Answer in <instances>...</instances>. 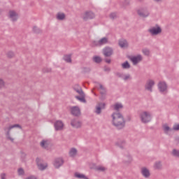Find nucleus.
I'll use <instances>...</instances> for the list:
<instances>
[{"label":"nucleus","mask_w":179,"mask_h":179,"mask_svg":"<svg viewBox=\"0 0 179 179\" xmlns=\"http://www.w3.org/2000/svg\"><path fill=\"white\" fill-rule=\"evenodd\" d=\"M51 142L49 140H43L40 145L43 149H48Z\"/></svg>","instance_id":"obj_16"},{"label":"nucleus","mask_w":179,"mask_h":179,"mask_svg":"<svg viewBox=\"0 0 179 179\" xmlns=\"http://www.w3.org/2000/svg\"><path fill=\"white\" fill-rule=\"evenodd\" d=\"M138 15L141 16V17H148L150 13H149V10L147 8H142L137 10Z\"/></svg>","instance_id":"obj_5"},{"label":"nucleus","mask_w":179,"mask_h":179,"mask_svg":"<svg viewBox=\"0 0 179 179\" xmlns=\"http://www.w3.org/2000/svg\"><path fill=\"white\" fill-rule=\"evenodd\" d=\"M158 89L161 93H167V84H166V82H159L158 83Z\"/></svg>","instance_id":"obj_6"},{"label":"nucleus","mask_w":179,"mask_h":179,"mask_svg":"<svg viewBox=\"0 0 179 179\" xmlns=\"http://www.w3.org/2000/svg\"><path fill=\"white\" fill-rule=\"evenodd\" d=\"M141 174L145 177V178H148L150 176V172L148 171L146 168H142L141 169Z\"/></svg>","instance_id":"obj_22"},{"label":"nucleus","mask_w":179,"mask_h":179,"mask_svg":"<svg viewBox=\"0 0 179 179\" xmlns=\"http://www.w3.org/2000/svg\"><path fill=\"white\" fill-rule=\"evenodd\" d=\"M179 131V124H176L173 125L172 131Z\"/></svg>","instance_id":"obj_38"},{"label":"nucleus","mask_w":179,"mask_h":179,"mask_svg":"<svg viewBox=\"0 0 179 179\" xmlns=\"http://www.w3.org/2000/svg\"><path fill=\"white\" fill-rule=\"evenodd\" d=\"M13 128H22L20 127V125L19 124H14V125H11L8 127H5V131H7V136L8 138L10 139V141H11V142H13V138H10V136H9V132L10 131V129H13Z\"/></svg>","instance_id":"obj_10"},{"label":"nucleus","mask_w":179,"mask_h":179,"mask_svg":"<svg viewBox=\"0 0 179 179\" xmlns=\"http://www.w3.org/2000/svg\"><path fill=\"white\" fill-rule=\"evenodd\" d=\"M71 125L73 126V128H80L82 123L76 120H73L71 122Z\"/></svg>","instance_id":"obj_18"},{"label":"nucleus","mask_w":179,"mask_h":179,"mask_svg":"<svg viewBox=\"0 0 179 179\" xmlns=\"http://www.w3.org/2000/svg\"><path fill=\"white\" fill-rule=\"evenodd\" d=\"M64 61H66V62H72V59H71V55H64Z\"/></svg>","instance_id":"obj_31"},{"label":"nucleus","mask_w":179,"mask_h":179,"mask_svg":"<svg viewBox=\"0 0 179 179\" xmlns=\"http://www.w3.org/2000/svg\"><path fill=\"white\" fill-rule=\"evenodd\" d=\"M105 61L107 64H110L111 63V59H106Z\"/></svg>","instance_id":"obj_49"},{"label":"nucleus","mask_w":179,"mask_h":179,"mask_svg":"<svg viewBox=\"0 0 179 179\" xmlns=\"http://www.w3.org/2000/svg\"><path fill=\"white\" fill-rule=\"evenodd\" d=\"M122 104L120 103H116L113 105V108L115 111H120V109L122 108Z\"/></svg>","instance_id":"obj_23"},{"label":"nucleus","mask_w":179,"mask_h":179,"mask_svg":"<svg viewBox=\"0 0 179 179\" xmlns=\"http://www.w3.org/2000/svg\"><path fill=\"white\" fill-rule=\"evenodd\" d=\"M57 18L58 19V20H64L65 19V14L58 13L57 15Z\"/></svg>","instance_id":"obj_30"},{"label":"nucleus","mask_w":179,"mask_h":179,"mask_svg":"<svg viewBox=\"0 0 179 179\" xmlns=\"http://www.w3.org/2000/svg\"><path fill=\"white\" fill-rule=\"evenodd\" d=\"M36 162L39 170H45L47 169V164H40V158H36Z\"/></svg>","instance_id":"obj_19"},{"label":"nucleus","mask_w":179,"mask_h":179,"mask_svg":"<svg viewBox=\"0 0 179 179\" xmlns=\"http://www.w3.org/2000/svg\"><path fill=\"white\" fill-rule=\"evenodd\" d=\"M71 113L74 117H79L80 115V109L78 106H73L71 108Z\"/></svg>","instance_id":"obj_11"},{"label":"nucleus","mask_w":179,"mask_h":179,"mask_svg":"<svg viewBox=\"0 0 179 179\" xmlns=\"http://www.w3.org/2000/svg\"><path fill=\"white\" fill-rule=\"evenodd\" d=\"M149 33L151 36H157L162 33V27L159 25H156L155 27H152L148 29Z\"/></svg>","instance_id":"obj_4"},{"label":"nucleus","mask_w":179,"mask_h":179,"mask_svg":"<svg viewBox=\"0 0 179 179\" xmlns=\"http://www.w3.org/2000/svg\"><path fill=\"white\" fill-rule=\"evenodd\" d=\"M53 164L56 169H59L64 164V159L62 158H57L55 159Z\"/></svg>","instance_id":"obj_12"},{"label":"nucleus","mask_w":179,"mask_h":179,"mask_svg":"<svg viewBox=\"0 0 179 179\" xmlns=\"http://www.w3.org/2000/svg\"><path fill=\"white\" fill-rule=\"evenodd\" d=\"M154 169H155L156 170H160L162 169V162H155L154 165Z\"/></svg>","instance_id":"obj_26"},{"label":"nucleus","mask_w":179,"mask_h":179,"mask_svg":"<svg viewBox=\"0 0 179 179\" xmlns=\"http://www.w3.org/2000/svg\"><path fill=\"white\" fill-rule=\"evenodd\" d=\"M19 17V15L15 12V10L9 11V18L12 22H16Z\"/></svg>","instance_id":"obj_13"},{"label":"nucleus","mask_w":179,"mask_h":179,"mask_svg":"<svg viewBox=\"0 0 179 179\" xmlns=\"http://www.w3.org/2000/svg\"><path fill=\"white\" fill-rule=\"evenodd\" d=\"M5 86V83L3 82V80L0 79V89L3 87Z\"/></svg>","instance_id":"obj_43"},{"label":"nucleus","mask_w":179,"mask_h":179,"mask_svg":"<svg viewBox=\"0 0 179 179\" xmlns=\"http://www.w3.org/2000/svg\"><path fill=\"white\" fill-rule=\"evenodd\" d=\"M119 45L120 48H127L128 47V41L126 39L119 40Z\"/></svg>","instance_id":"obj_20"},{"label":"nucleus","mask_w":179,"mask_h":179,"mask_svg":"<svg viewBox=\"0 0 179 179\" xmlns=\"http://www.w3.org/2000/svg\"><path fill=\"white\" fill-rule=\"evenodd\" d=\"M103 54L105 57H111L114 54V50L110 47H106L103 49Z\"/></svg>","instance_id":"obj_8"},{"label":"nucleus","mask_w":179,"mask_h":179,"mask_svg":"<svg viewBox=\"0 0 179 179\" xmlns=\"http://www.w3.org/2000/svg\"><path fill=\"white\" fill-rule=\"evenodd\" d=\"M76 90V93H78L80 96H83L85 94V92H83V90H82V88L78 87V88H74Z\"/></svg>","instance_id":"obj_28"},{"label":"nucleus","mask_w":179,"mask_h":179,"mask_svg":"<svg viewBox=\"0 0 179 179\" xmlns=\"http://www.w3.org/2000/svg\"><path fill=\"white\" fill-rule=\"evenodd\" d=\"M69 155L70 157H76L78 155V150H76L75 148L70 149Z\"/></svg>","instance_id":"obj_21"},{"label":"nucleus","mask_w":179,"mask_h":179,"mask_svg":"<svg viewBox=\"0 0 179 179\" xmlns=\"http://www.w3.org/2000/svg\"><path fill=\"white\" fill-rule=\"evenodd\" d=\"M76 99L77 100H79L82 103H86V99H85V94L83 96H76Z\"/></svg>","instance_id":"obj_29"},{"label":"nucleus","mask_w":179,"mask_h":179,"mask_svg":"<svg viewBox=\"0 0 179 179\" xmlns=\"http://www.w3.org/2000/svg\"><path fill=\"white\" fill-rule=\"evenodd\" d=\"M105 72H110V68L109 67H104Z\"/></svg>","instance_id":"obj_47"},{"label":"nucleus","mask_w":179,"mask_h":179,"mask_svg":"<svg viewBox=\"0 0 179 179\" xmlns=\"http://www.w3.org/2000/svg\"><path fill=\"white\" fill-rule=\"evenodd\" d=\"M99 89L101 90V94H106V88L103 86V85H99Z\"/></svg>","instance_id":"obj_34"},{"label":"nucleus","mask_w":179,"mask_h":179,"mask_svg":"<svg viewBox=\"0 0 179 179\" xmlns=\"http://www.w3.org/2000/svg\"><path fill=\"white\" fill-rule=\"evenodd\" d=\"M108 43V38L103 37L101 38L99 41H93L92 45V47H101L106 45Z\"/></svg>","instance_id":"obj_3"},{"label":"nucleus","mask_w":179,"mask_h":179,"mask_svg":"<svg viewBox=\"0 0 179 179\" xmlns=\"http://www.w3.org/2000/svg\"><path fill=\"white\" fill-rule=\"evenodd\" d=\"M93 60L96 64H100V62L101 61V57H100L99 56H95V57H94Z\"/></svg>","instance_id":"obj_33"},{"label":"nucleus","mask_w":179,"mask_h":179,"mask_svg":"<svg viewBox=\"0 0 179 179\" xmlns=\"http://www.w3.org/2000/svg\"><path fill=\"white\" fill-rule=\"evenodd\" d=\"M155 86V81L153 80H148L145 85V90L152 92L153 87Z\"/></svg>","instance_id":"obj_7"},{"label":"nucleus","mask_w":179,"mask_h":179,"mask_svg":"<svg viewBox=\"0 0 179 179\" xmlns=\"http://www.w3.org/2000/svg\"><path fill=\"white\" fill-rule=\"evenodd\" d=\"M18 172V175L20 176H24V170H23V169L20 168L17 171Z\"/></svg>","instance_id":"obj_37"},{"label":"nucleus","mask_w":179,"mask_h":179,"mask_svg":"<svg viewBox=\"0 0 179 179\" xmlns=\"http://www.w3.org/2000/svg\"><path fill=\"white\" fill-rule=\"evenodd\" d=\"M127 159H128V161H127V162H129L132 161V157H131L130 155H128V156H127Z\"/></svg>","instance_id":"obj_48"},{"label":"nucleus","mask_w":179,"mask_h":179,"mask_svg":"<svg viewBox=\"0 0 179 179\" xmlns=\"http://www.w3.org/2000/svg\"><path fill=\"white\" fill-rule=\"evenodd\" d=\"M25 179H37V178L34 176H31L27 177Z\"/></svg>","instance_id":"obj_46"},{"label":"nucleus","mask_w":179,"mask_h":179,"mask_svg":"<svg viewBox=\"0 0 179 179\" xmlns=\"http://www.w3.org/2000/svg\"><path fill=\"white\" fill-rule=\"evenodd\" d=\"M96 170H98V171H104V170H106V168H104V166H98L96 167Z\"/></svg>","instance_id":"obj_40"},{"label":"nucleus","mask_w":179,"mask_h":179,"mask_svg":"<svg viewBox=\"0 0 179 179\" xmlns=\"http://www.w3.org/2000/svg\"><path fill=\"white\" fill-rule=\"evenodd\" d=\"M106 107V103H100L96 106L95 113L99 115L101 114V110Z\"/></svg>","instance_id":"obj_15"},{"label":"nucleus","mask_w":179,"mask_h":179,"mask_svg":"<svg viewBox=\"0 0 179 179\" xmlns=\"http://www.w3.org/2000/svg\"><path fill=\"white\" fill-rule=\"evenodd\" d=\"M122 67L123 69H129L131 68V65L128 62H125L122 64Z\"/></svg>","instance_id":"obj_25"},{"label":"nucleus","mask_w":179,"mask_h":179,"mask_svg":"<svg viewBox=\"0 0 179 179\" xmlns=\"http://www.w3.org/2000/svg\"><path fill=\"white\" fill-rule=\"evenodd\" d=\"M33 31H34V33H40L41 30L37 27H34L33 28Z\"/></svg>","instance_id":"obj_42"},{"label":"nucleus","mask_w":179,"mask_h":179,"mask_svg":"<svg viewBox=\"0 0 179 179\" xmlns=\"http://www.w3.org/2000/svg\"><path fill=\"white\" fill-rule=\"evenodd\" d=\"M163 129L166 134H169V132H171V131H173V129L170 128L167 124L163 125Z\"/></svg>","instance_id":"obj_24"},{"label":"nucleus","mask_w":179,"mask_h":179,"mask_svg":"<svg viewBox=\"0 0 179 179\" xmlns=\"http://www.w3.org/2000/svg\"><path fill=\"white\" fill-rule=\"evenodd\" d=\"M124 73H117V76H118V78H121V79L124 78Z\"/></svg>","instance_id":"obj_44"},{"label":"nucleus","mask_w":179,"mask_h":179,"mask_svg":"<svg viewBox=\"0 0 179 179\" xmlns=\"http://www.w3.org/2000/svg\"><path fill=\"white\" fill-rule=\"evenodd\" d=\"M7 56L8 58H13V57H15V53L13 52H8Z\"/></svg>","instance_id":"obj_39"},{"label":"nucleus","mask_w":179,"mask_h":179,"mask_svg":"<svg viewBox=\"0 0 179 179\" xmlns=\"http://www.w3.org/2000/svg\"><path fill=\"white\" fill-rule=\"evenodd\" d=\"M55 128L56 131H61L64 129V122L61 120H57L55 122Z\"/></svg>","instance_id":"obj_14"},{"label":"nucleus","mask_w":179,"mask_h":179,"mask_svg":"<svg viewBox=\"0 0 179 179\" xmlns=\"http://www.w3.org/2000/svg\"><path fill=\"white\" fill-rule=\"evenodd\" d=\"M131 79H132V77L129 74H124L123 76V80H131Z\"/></svg>","instance_id":"obj_35"},{"label":"nucleus","mask_w":179,"mask_h":179,"mask_svg":"<svg viewBox=\"0 0 179 179\" xmlns=\"http://www.w3.org/2000/svg\"><path fill=\"white\" fill-rule=\"evenodd\" d=\"M155 2H160L162 0H155Z\"/></svg>","instance_id":"obj_51"},{"label":"nucleus","mask_w":179,"mask_h":179,"mask_svg":"<svg viewBox=\"0 0 179 179\" xmlns=\"http://www.w3.org/2000/svg\"><path fill=\"white\" fill-rule=\"evenodd\" d=\"M142 52L143 54H144V55H147V56L150 55V50H149V49L148 48L143 49Z\"/></svg>","instance_id":"obj_32"},{"label":"nucleus","mask_w":179,"mask_h":179,"mask_svg":"<svg viewBox=\"0 0 179 179\" xmlns=\"http://www.w3.org/2000/svg\"><path fill=\"white\" fill-rule=\"evenodd\" d=\"M116 145H117V146H119V148H121V149H123L124 147L125 146V141H119L116 143Z\"/></svg>","instance_id":"obj_27"},{"label":"nucleus","mask_w":179,"mask_h":179,"mask_svg":"<svg viewBox=\"0 0 179 179\" xmlns=\"http://www.w3.org/2000/svg\"><path fill=\"white\" fill-rule=\"evenodd\" d=\"M44 72H50L51 69H48V71L43 70Z\"/></svg>","instance_id":"obj_50"},{"label":"nucleus","mask_w":179,"mask_h":179,"mask_svg":"<svg viewBox=\"0 0 179 179\" xmlns=\"http://www.w3.org/2000/svg\"><path fill=\"white\" fill-rule=\"evenodd\" d=\"M173 156H176V157H179V150H173L172 152Z\"/></svg>","instance_id":"obj_36"},{"label":"nucleus","mask_w":179,"mask_h":179,"mask_svg":"<svg viewBox=\"0 0 179 179\" xmlns=\"http://www.w3.org/2000/svg\"><path fill=\"white\" fill-rule=\"evenodd\" d=\"M142 55H138L137 56H133L130 58V61L133 63L134 65H138L141 61H142Z\"/></svg>","instance_id":"obj_9"},{"label":"nucleus","mask_w":179,"mask_h":179,"mask_svg":"<svg viewBox=\"0 0 179 179\" xmlns=\"http://www.w3.org/2000/svg\"><path fill=\"white\" fill-rule=\"evenodd\" d=\"M94 17V13H93V12H91V11L86 12L83 16V18L84 19V20H86L87 19H93Z\"/></svg>","instance_id":"obj_17"},{"label":"nucleus","mask_w":179,"mask_h":179,"mask_svg":"<svg viewBox=\"0 0 179 179\" xmlns=\"http://www.w3.org/2000/svg\"><path fill=\"white\" fill-rule=\"evenodd\" d=\"M139 117L143 124H148L152 121V113L148 111H143L139 114Z\"/></svg>","instance_id":"obj_2"},{"label":"nucleus","mask_w":179,"mask_h":179,"mask_svg":"<svg viewBox=\"0 0 179 179\" xmlns=\"http://www.w3.org/2000/svg\"><path fill=\"white\" fill-rule=\"evenodd\" d=\"M113 124L117 129H122L125 127V120L122 115L118 112L112 115Z\"/></svg>","instance_id":"obj_1"},{"label":"nucleus","mask_w":179,"mask_h":179,"mask_svg":"<svg viewBox=\"0 0 179 179\" xmlns=\"http://www.w3.org/2000/svg\"><path fill=\"white\" fill-rule=\"evenodd\" d=\"M1 179H6V174H5V173H1Z\"/></svg>","instance_id":"obj_45"},{"label":"nucleus","mask_w":179,"mask_h":179,"mask_svg":"<svg viewBox=\"0 0 179 179\" xmlns=\"http://www.w3.org/2000/svg\"><path fill=\"white\" fill-rule=\"evenodd\" d=\"M0 15H1V10H0Z\"/></svg>","instance_id":"obj_52"},{"label":"nucleus","mask_w":179,"mask_h":179,"mask_svg":"<svg viewBox=\"0 0 179 179\" xmlns=\"http://www.w3.org/2000/svg\"><path fill=\"white\" fill-rule=\"evenodd\" d=\"M110 19H115L117 17V14L115 13H112L110 15Z\"/></svg>","instance_id":"obj_41"}]
</instances>
